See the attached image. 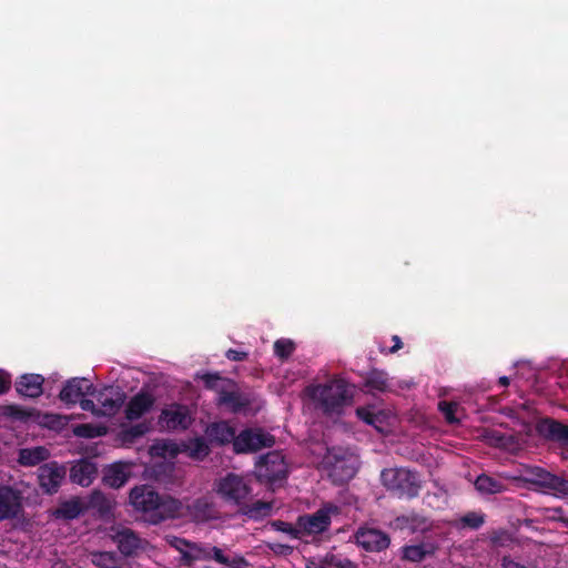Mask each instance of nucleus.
Instances as JSON below:
<instances>
[{
    "mask_svg": "<svg viewBox=\"0 0 568 568\" xmlns=\"http://www.w3.org/2000/svg\"><path fill=\"white\" fill-rule=\"evenodd\" d=\"M355 540L358 546L367 551H382L390 542L387 534L373 528H359L355 534Z\"/></svg>",
    "mask_w": 568,
    "mask_h": 568,
    "instance_id": "obj_20",
    "label": "nucleus"
},
{
    "mask_svg": "<svg viewBox=\"0 0 568 568\" xmlns=\"http://www.w3.org/2000/svg\"><path fill=\"white\" fill-rule=\"evenodd\" d=\"M7 409H8V414L11 416L20 417V415H21V410L19 408H17L16 406H8Z\"/></svg>",
    "mask_w": 568,
    "mask_h": 568,
    "instance_id": "obj_55",
    "label": "nucleus"
},
{
    "mask_svg": "<svg viewBox=\"0 0 568 568\" xmlns=\"http://www.w3.org/2000/svg\"><path fill=\"white\" fill-rule=\"evenodd\" d=\"M321 469L335 485L348 481L356 474L354 458L339 448L327 449L321 462Z\"/></svg>",
    "mask_w": 568,
    "mask_h": 568,
    "instance_id": "obj_3",
    "label": "nucleus"
},
{
    "mask_svg": "<svg viewBox=\"0 0 568 568\" xmlns=\"http://www.w3.org/2000/svg\"><path fill=\"white\" fill-rule=\"evenodd\" d=\"M400 520L412 532H425L432 528L429 519L418 514L403 516Z\"/></svg>",
    "mask_w": 568,
    "mask_h": 568,
    "instance_id": "obj_37",
    "label": "nucleus"
},
{
    "mask_svg": "<svg viewBox=\"0 0 568 568\" xmlns=\"http://www.w3.org/2000/svg\"><path fill=\"white\" fill-rule=\"evenodd\" d=\"M337 515H339V507L332 503H326L313 514L298 516L297 526L307 536L323 534L328 530L332 518Z\"/></svg>",
    "mask_w": 568,
    "mask_h": 568,
    "instance_id": "obj_7",
    "label": "nucleus"
},
{
    "mask_svg": "<svg viewBox=\"0 0 568 568\" xmlns=\"http://www.w3.org/2000/svg\"><path fill=\"white\" fill-rule=\"evenodd\" d=\"M185 516V507L181 500L171 496H159L156 511L150 517V524L158 525L168 519Z\"/></svg>",
    "mask_w": 568,
    "mask_h": 568,
    "instance_id": "obj_14",
    "label": "nucleus"
},
{
    "mask_svg": "<svg viewBox=\"0 0 568 568\" xmlns=\"http://www.w3.org/2000/svg\"><path fill=\"white\" fill-rule=\"evenodd\" d=\"M458 408V404L454 402H439L438 409L443 413L446 420L450 424L457 423L458 418L455 416V412Z\"/></svg>",
    "mask_w": 568,
    "mask_h": 568,
    "instance_id": "obj_44",
    "label": "nucleus"
},
{
    "mask_svg": "<svg viewBox=\"0 0 568 568\" xmlns=\"http://www.w3.org/2000/svg\"><path fill=\"white\" fill-rule=\"evenodd\" d=\"M483 437L489 445L495 447H504L507 444L506 436L497 430H485Z\"/></svg>",
    "mask_w": 568,
    "mask_h": 568,
    "instance_id": "obj_45",
    "label": "nucleus"
},
{
    "mask_svg": "<svg viewBox=\"0 0 568 568\" xmlns=\"http://www.w3.org/2000/svg\"><path fill=\"white\" fill-rule=\"evenodd\" d=\"M196 378L203 381L205 388L216 392L219 395L225 385H230V379L221 376L219 373H197Z\"/></svg>",
    "mask_w": 568,
    "mask_h": 568,
    "instance_id": "obj_35",
    "label": "nucleus"
},
{
    "mask_svg": "<svg viewBox=\"0 0 568 568\" xmlns=\"http://www.w3.org/2000/svg\"><path fill=\"white\" fill-rule=\"evenodd\" d=\"M85 500V511L95 510L101 517L109 516L114 508V500L100 490H93Z\"/></svg>",
    "mask_w": 568,
    "mask_h": 568,
    "instance_id": "obj_26",
    "label": "nucleus"
},
{
    "mask_svg": "<svg viewBox=\"0 0 568 568\" xmlns=\"http://www.w3.org/2000/svg\"><path fill=\"white\" fill-rule=\"evenodd\" d=\"M112 540L116 544L119 551L125 557L136 556L149 548L148 540L141 538L136 532L126 527L112 529Z\"/></svg>",
    "mask_w": 568,
    "mask_h": 568,
    "instance_id": "obj_10",
    "label": "nucleus"
},
{
    "mask_svg": "<svg viewBox=\"0 0 568 568\" xmlns=\"http://www.w3.org/2000/svg\"><path fill=\"white\" fill-rule=\"evenodd\" d=\"M538 433L550 440L568 448V426L555 419L546 418L538 423Z\"/></svg>",
    "mask_w": 568,
    "mask_h": 568,
    "instance_id": "obj_22",
    "label": "nucleus"
},
{
    "mask_svg": "<svg viewBox=\"0 0 568 568\" xmlns=\"http://www.w3.org/2000/svg\"><path fill=\"white\" fill-rule=\"evenodd\" d=\"M475 488L483 495H494L505 491L506 485L497 478L481 474L475 480Z\"/></svg>",
    "mask_w": 568,
    "mask_h": 568,
    "instance_id": "obj_33",
    "label": "nucleus"
},
{
    "mask_svg": "<svg viewBox=\"0 0 568 568\" xmlns=\"http://www.w3.org/2000/svg\"><path fill=\"white\" fill-rule=\"evenodd\" d=\"M499 384H500L501 386H508V385H509V378H508L507 376H501V377L499 378Z\"/></svg>",
    "mask_w": 568,
    "mask_h": 568,
    "instance_id": "obj_56",
    "label": "nucleus"
},
{
    "mask_svg": "<svg viewBox=\"0 0 568 568\" xmlns=\"http://www.w3.org/2000/svg\"><path fill=\"white\" fill-rule=\"evenodd\" d=\"M11 388V376L4 369L0 368V395L6 394Z\"/></svg>",
    "mask_w": 568,
    "mask_h": 568,
    "instance_id": "obj_49",
    "label": "nucleus"
},
{
    "mask_svg": "<svg viewBox=\"0 0 568 568\" xmlns=\"http://www.w3.org/2000/svg\"><path fill=\"white\" fill-rule=\"evenodd\" d=\"M189 449L190 456L195 458H203L210 453V447L203 438H195L193 442H191Z\"/></svg>",
    "mask_w": 568,
    "mask_h": 568,
    "instance_id": "obj_41",
    "label": "nucleus"
},
{
    "mask_svg": "<svg viewBox=\"0 0 568 568\" xmlns=\"http://www.w3.org/2000/svg\"><path fill=\"white\" fill-rule=\"evenodd\" d=\"M384 487L398 498H415L422 487L417 471L408 468H387L381 474Z\"/></svg>",
    "mask_w": 568,
    "mask_h": 568,
    "instance_id": "obj_2",
    "label": "nucleus"
},
{
    "mask_svg": "<svg viewBox=\"0 0 568 568\" xmlns=\"http://www.w3.org/2000/svg\"><path fill=\"white\" fill-rule=\"evenodd\" d=\"M129 477L130 471L126 465L113 464L105 470L103 481L109 487L120 488L129 480Z\"/></svg>",
    "mask_w": 568,
    "mask_h": 568,
    "instance_id": "obj_29",
    "label": "nucleus"
},
{
    "mask_svg": "<svg viewBox=\"0 0 568 568\" xmlns=\"http://www.w3.org/2000/svg\"><path fill=\"white\" fill-rule=\"evenodd\" d=\"M305 568H331V565L326 564L325 562V556L320 559V560H315V559H310L306 564V567Z\"/></svg>",
    "mask_w": 568,
    "mask_h": 568,
    "instance_id": "obj_52",
    "label": "nucleus"
},
{
    "mask_svg": "<svg viewBox=\"0 0 568 568\" xmlns=\"http://www.w3.org/2000/svg\"><path fill=\"white\" fill-rule=\"evenodd\" d=\"M392 341L394 342V345L389 348V353H396L397 351H399L402 347H403V343L399 338V336L397 335H394L392 337Z\"/></svg>",
    "mask_w": 568,
    "mask_h": 568,
    "instance_id": "obj_53",
    "label": "nucleus"
},
{
    "mask_svg": "<svg viewBox=\"0 0 568 568\" xmlns=\"http://www.w3.org/2000/svg\"><path fill=\"white\" fill-rule=\"evenodd\" d=\"M148 432V426L145 424H138L134 426H131L126 432L125 435L130 436L131 438H136L143 436Z\"/></svg>",
    "mask_w": 568,
    "mask_h": 568,
    "instance_id": "obj_50",
    "label": "nucleus"
},
{
    "mask_svg": "<svg viewBox=\"0 0 568 568\" xmlns=\"http://www.w3.org/2000/svg\"><path fill=\"white\" fill-rule=\"evenodd\" d=\"M78 403L82 410L90 412L95 416H102L98 403L95 404L94 400L82 397Z\"/></svg>",
    "mask_w": 568,
    "mask_h": 568,
    "instance_id": "obj_47",
    "label": "nucleus"
},
{
    "mask_svg": "<svg viewBox=\"0 0 568 568\" xmlns=\"http://www.w3.org/2000/svg\"><path fill=\"white\" fill-rule=\"evenodd\" d=\"M190 409L184 405L174 404L163 409L159 423L169 430H184L192 424Z\"/></svg>",
    "mask_w": 568,
    "mask_h": 568,
    "instance_id": "obj_13",
    "label": "nucleus"
},
{
    "mask_svg": "<svg viewBox=\"0 0 568 568\" xmlns=\"http://www.w3.org/2000/svg\"><path fill=\"white\" fill-rule=\"evenodd\" d=\"M267 548L277 556L287 557L293 554L294 547L282 542H267Z\"/></svg>",
    "mask_w": 568,
    "mask_h": 568,
    "instance_id": "obj_46",
    "label": "nucleus"
},
{
    "mask_svg": "<svg viewBox=\"0 0 568 568\" xmlns=\"http://www.w3.org/2000/svg\"><path fill=\"white\" fill-rule=\"evenodd\" d=\"M209 552L210 560H214L217 564L223 565L225 568H246L248 565L244 557L236 555L230 558L221 548L215 546H210Z\"/></svg>",
    "mask_w": 568,
    "mask_h": 568,
    "instance_id": "obj_31",
    "label": "nucleus"
},
{
    "mask_svg": "<svg viewBox=\"0 0 568 568\" xmlns=\"http://www.w3.org/2000/svg\"><path fill=\"white\" fill-rule=\"evenodd\" d=\"M295 345L291 339H277L274 343V353L280 358H287L294 352Z\"/></svg>",
    "mask_w": 568,
    "mask_h": 568,
    "instance_id": "obj_40",
    "label": "nucleus"
},
{
    "mask_svg": "<svg viewBox=\"0 0 568 568\" xmlns=\"http://www.w3.org/2000/svg\"><path fill=\"white\" fill-rule=\"evenodd\" d=\"M94 394V386L87 378L73 377L69 379L59 394L65 404H77L85 395Z\"/></svg>",
    "mask_w": 568,
    "mask_h": 568,
    "instance_id": "obj_19",
    "label": "nucleus"
},
{
    "mask_svg": "<svg viewBox=\"0 0 568 568\" xmlns=\"http://www.w3.org/2000/svg\"><path fill=\"white\" fill-rule=\"evenodd\" d=\"M64 476L65 468L55 462L44 464L38 469L39 485L47 494L57 493Z\"/></svg>",
    "mask_w": 568,
    "mask_h": 568,
    "instance_id": "obj_16",
    "label": "nucleus"
},
{
    "mask_svg": "<svg viewBox=\"0 0 568 568\" xmlns=\"http://www.w3.org/2000/svg\"><path fill=\"white\" fill-rule=\"evenodd\" d=\"M154 403L155 398L151 393L141 390L129 400L124 412L126 419L141 418L152 409Z\"/></svg>",
    "mask_w": 568,
    "mask_h": 568,
    "instance_id": "obj_21",
    "label": "nucleus"
},
{
    "mask_svg": "<svg viewBox=\"0 0 568 568\" xmlns=\"http://www.w3.org/2000/svg\"><path fill=\"white\" fill-rule=\"evenodd\" d=\"M207 439L215 445H225L232 443L234 445L235 429L227 422L213 423L206 428Z\"/></svg>",
    "mask_w": 568,
    "mask_h": 568,
    "instance_id": "obj_24",
    "label": "nucleus"
},
{
    "mask_svg": "<svg viewBox=\"0 0 568 568\" xmlns=\"http://www.w3.org/2000/svg\"><path fill=\"white\" fill-rule=\"evenodd\" d=\"M250 403V399L239 390L233 379H230V385H225L216 397V405L219 407H226L232 413H239L245 409Z\"/></svg>",
    "mask_w": 568,
    "mask_h": 568,
    "instance_id": "obj_17",
    "label": "nucleus"
},
{
    "mask_svg": "<svg viewBox=\"0 0 568 568\" xmlns=\"http://www.w3.org/2000/svg\"><path fill=\"white\" fill-rule=\"evenodd\" d=\"M98 473L94 463L88 459H81L71 467L70 478L74 484L82 487L91 485Z\"/></svg>",
    "mask_w": 568,
    "mask_h": 568,
    "instance_id": "obj_25",
    "label": "nucleus"
},
{
    "mask_svg": "<svg viewBox=\"0 0 568 568\" xmlns=\"http://www.w3.org/2000/svg\"><path fill=\"white\" fill-rule=\"evenodd\" d=\"M93 396L102 416H113L122 406L125 399L124 393L119 387L105 386L101 389L94 388Z\"/></svg>",
    "mask_w": 568,
    "mask_h": 568,
    "instance_id": "obj_12",
    "label": "nucleus"
},
{
    "mask_svg": "<svg viewBox=\"0 0 568 568\" xmlns=\"http://www.w3.org/2000/svg\"><path fill=\"white\" fill-rule=\"evenodd\" d=\"M315 406L325 415H341L353 399V387L343 378H333L325 384L307 387Z\"/></svg>",
    "mask_w": 568,
    "mask_h": 568,
    "instance_id": "obj_1",
    "label": "nucleus"
},
{
    "mask_svg": "<svg viewBox=\"0 0 568 568\" xmlns=\"http://www.w3.org/2000/svg\"><path fill=\"white\" fill-rule=\"evenodd\" d=\"M20 491L9 487H0V521L13 519L19 516L22 510Z\"/></svg>",
    "mask_w": 568,
    "mask_h": 568,
    "instance_id": "obj_18",
    "label": "nucleus"
},
{
    "mask_svg": "<svg viewBox=\"0 0 568 568\" xmlns=\"http://www.w3.org/2000/svg\"><path fill=\"white\" fill-rule=\"evenodd\" d=\"M271 525L276 531L287 534L294 539H300L304 535L303 529L297 526V524L293 526L292 524L283 520H274Z\"/></svg>",
    "mask_w": 568,
    "mask_h": 568,
    "instance_id": "obj_38",
    "label": "nucleus"
},
{
    "mask_svg": "<svg viewBox=\"0 0 568 568\" xmlns=\"http://www.w3.org/2000/svg\"><path fill=\"white\" fill-rule=\"evenodd\" d=\"M225 356L227 359L230 361H234V362H241V361H244L247 358L248 354L246 352H241V351H236V349H229L226 353H225Z\"/></svg>",
    "mask_w": 568,
    "mask_h": 568,
    "instance_id": "obj_51",
    "label": "nucleus"
},
{
    "mask_svg": "<svg viewBox=\"0 0 568 568\" xmlns=\"http://www.w3.org/2000/svg\"><path fill=\"white\" fill-rule=\"evenodd\" d=\"M83 513H85V500L84 498L75 497L62 503L54 511V516L71 520L78 518Z\"/></svg>",
    "mask_w": 568,
    "mask_h": 568,
    "instance_id": "obj_28",
    "label": "nucleus"
},
{
    "mask_svg": "<svg viewBox=\"0 0 568 568\" xmlns=\"http://www.w3.org/2000/svg\"><path fill=\"white\" fill-rule=\"evenodd\" d=\"M50 457L49 450L43 446L22 448L19 452V463L22 466H36Z\"/></svg>",
    "mask_w": 568,
    "mask_h": 568,
    "instance_id": "obj_30",
    "label": "nucleus"
},
{
    "mask_svg": "<svg viewBox=\"0 0 568 568\" xmlns=\"http://www.w3.org/2000/svg\"><path fill=\"white\" fill-rule=\"evenodd\" d=\"M159 494L150 486H136L130 491V504L133 508L143 514L145 521L150 524V517L156 511Z\"/></svg>",
    "mask_w": 568,
    "mask_h": 568,
    "instance_id": "obj_11",
    "label": "nucleus"
},
{
    "mask_svg": "<svg viewBox=\"0 0 568 568\" xmlns=\"http://www.w3.org/2000/svg\"><path fill=\"white\" fill-rule=\"evenodd\" d=\"M325 562L331 565V568H357L356 564L348 558L334 554H326Z\"/></svg>",
    "mask_w": 568,
    "mask_h": 568,
    "instance_id": "obj_43",
    "label": "nucleus"
},
{
    "mask_svg": "<svg viewBox=\"0 0 568 568\" xmlns=\"http://www.w3.org/2000/svg\"><path fill=\"white\" fill-rule=\"evenodd\" d=\"M521 479L524 483L534 485L544 493L551 494L555 497H568V479L541 467L531 466L525 468Z\"/></svg>",
    "mask_w": 568,
    "mask_h": 568,
    "instance_id": "obj_4",
    "label": "nucleus"
},
{
    "mask_svg": "<svg viewBox=\"0 0 568 568\" xmlns=\"http://www.w3.org/2000/svg\"><path fill=\"white\" fill-rule=\"evenodd\" d=\"M185 515L195 523H206L219 518V509L212 497L202 496L185 507Z\"/></svg>",
    "mask_w": 568,
    "mask_h": 568,
    "instance_id": "obj_15",
    "label": "nucleus"
},
{
    "mask_svg": "<svg viewBox=\"0 0 568 568\" xmlns=\"http://www.w3.org/2000/svg\"><path fill=\"white\" fill-rule=\"evenodd\" d=\"M365 386L371 392H386L389 388L387 374L383 371H372L365 379Z\"/></svg>",
    "mask_w": 568,
    "mask_h": 568,
    "instance_id": "obj_36",
    "label": "nucleus"
},
{
    "mask_svg": "<svg viewBox=\"0 0 568 568\" xmlns=\"http://www.w3.org/2000/svg\"><path fill=\"white\" fill-rule=\"evenodd\" d=\"M73 433L75 436L83 438H94L104 434L101 427H97L91 424L77 425Z\"/></svg>",
    "mask_w": 568,
    "mask_h": 568,
    "instance_id": "obj_39",
    "label": "nucleus"
},
{
    "mask_svg": "<svg viewBox=\"0 0 568 568\" xmlns=\"http://www.w3.org/2000/svg\"><path fill=\"white\" fill-rule=\"evenodd\" d=\"M433 544L408 545L402 548V559L410 562H422L435 554Z\"/></svg>",
    "mask_w": 568,
    "mask_h": 568,
    "instance_id": "obj_27",
    "label": "nucleus"
},
{
    "mask_svg": "<svg viewBox=\"0 0 568 568\" xmlns=\"http://www.w3.org/2000/svg\"><path fill=\"white\" fill-rule=\"evenodd\" d=\"M216 494L227 504L239 507L251 501L252 488L240 475L229 473L215 483Z\"/></svg>",
    "mask_w": 568,
    "mask_h": 568,
    "instance_id": "obj_5",
    "label": "nucleus"
},
{
    "mask_svg": "<svg viewBox=\"0 0 568 568\" xmlns=\"http://www.w3.org/2000/svg\"><path fill=\"white\" fill-rule=\"evenodd\" d=\"M460 523L465 527H469L471 529H478L485 523V515L475 513V511H470L460 518Z\"/></svg>",
    "mask_w": 568,
    "mask_h": 568,
    "instance_id": "obj_42",
    "label": "nucleus"
},
{
    "mask_svg": "<svg viewBox=\"0 0 568 568\" xmlns=\"http://www.w3.org/2000/svg\"><path fill=\"white\" fill-rule=\"evenodd\" d=\"M166 542L180 552V564L192 566L197 560H210V544L195 542L178 536H166Z\"/></svg>",
    "mask_w": 568,
    "mask_h": 568,
    "instance_id": "obj_8",
    "label": "nucleus"
},
{
    "mask_svg": "<svg viewBox=\"0 0 568 568\" xmlns=\"http://www.w3.org/2000/svg\"><path fill=\"white\" fill-rule=\"evenodd\" d=\"M91 561L98 568H123L122 559L112 551L92 552Z\"/></svg>",
    "mask_w": 568,
    "mask_h": 568,
    "instance_id": "obj_34",
    "label": "nucleus"
},
{
    "mask_svg": "<svg viewBox=\"0 0 568 568\" xmlns=\"http://www.w3.org/2000/svg\"><path fill=\"white\" fill-rule=\"evenodd\" d=\"M274 444V436L261 428L244 429L234 439V452L237 454L253 453L272 447Z\"/></svg>",
    "mask_w": 568,
    "mask_h": 568,
    "instance_id": "obj_9",
    "label": "nucleus"
},
{
    "mask_svg": "<svg viewBox=\"0 0 568 568\" xmlns=\"http://www.w3.org/2000/svg\"><path fill=\"white\" fill-rule=\"evenodd\" d=\"M547 513H551L550 515H548L549 518H559L560 515L562 514V508L560 507H556V508H548L546 509Z\"/></svg>",
    "mask_w": 568,
    "mask_h": 568,
    "instance_id": "obj_54",
    "label": "nucleus"
},
{
    "mask_svg": "<svg viewBox=\"0 0 568 568\" xmlns=\"http://www.w3.org/2000/svg\"><path fill=\"white\" fill-rule=\"evenodd\" d=\"M44 378L40 374H23L16 382L17 392L30 398H37L43 393Z\"/></svg>",
    "mask_w": 568,
    "mask_h": 568,
    "instance_id": "obj_23",
    "label": "nucleus"
},
{
    "mask_svg": "<svg viewBox=\"0 0 568 568\" xmlns=\"http://www.w3.org/2000/svg\"><path fill=\"white\" fill-rule=\"evenodd\" d=\"M272 504L267 501L256 500L252 504L245 501L239 509V513L248 517L250 519L258 520L265 518L272 513Z\"/></svg>",
    "mask_w": 568,
    "mask_h": 568,
    "instance_id": "obj_32",
    "label": "nucleus"
},
{
    "mask_svg": "<svg viewBox=\"0 0 568 568\" xmlns=\"http://www.w3.org/2000/svg\"><path fill=\"white\" fill-rule=\"evenodd\" d=\"M288 474L287 464L281 452L274 450L260 456L255 464L257 479L266 484H275L286 478Z\"/></svg>",
    "mask_w": 568,
    "mask_h": 568,
    "instance_id": "obj_6",
    "label": "nucleus"
},
{
    "mask_svg": "<svg viewBox=\"0 0 568 568\" xmlns=\"http://www.w3.org/2000/svg\"><path fill=\"white\" fill-rule=\"evenodd\" d=\"M356 415L358 416V418L364 420L366 424L375 425L376 416L368 408L358 407L356 409Z\"/></svg>",
    "mask_w": 568,
    "mask_h": 568,
    "instance_id": "obj_48",
    "label": "nucleus"
}]
</instances>
